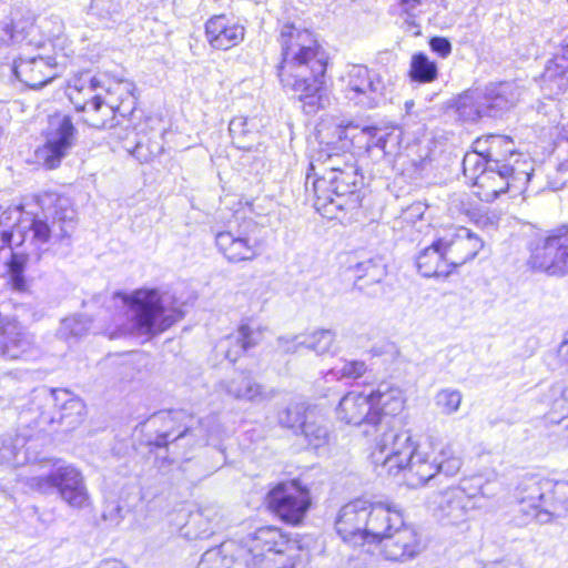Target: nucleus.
Instances as JSON below:
<instances>
[{
    "label": "nucleus",
    "instance_id": "nucleus-11",
    "mask_svg": "<svg viewBox=\"0 0 568 568\" xmlns=\"http://www.w3.org/2000/svg\"><path fill=\"white\" fill-rule=\"evenodd\" d=\"M288 542L287 537L276 527L256 529L248 548L253 568H306L300 556L284 559Z\"/></svg>",
    "mask_w": 568,
    "mask_h": 568
},
{
    "label": "nucleus",
    "instance_id": "nucleus-2",
    "mask_svg": "<svg viewBox=\"0 0 568 568\" xmlns=\"http://www.w3.org/2000/svg\"><path fill=\"white\" fill-rule=\"evenodd\" d=\"M278 41L282 48V61L278 65L282 84L305 102L308 113L323 108L327 57L317 40L306 29L285 24L281 29Z\"/></svg>",
    "mask_w": 568,
    "mask_h": 568
},
{
    "label": "nucleus",
    "instance_id": "nucleus-14",
    "mask_svg": "<svg viewBox=\"0 0 568 568\" xmlns=\"http://www.w3.org/2000/svg\"><path fill=\"white\" fill-rule=\"evenodd\" d=\"M528 264L550 276L568 274V225L552 231L531 251Z\"/></svg>",
    "mask_w": 568,
    "mask_h": 568
},
{
    "label": "nucleus",
    "instance_id": "nucleus-20",
    "mask_svg": "<svg viewBox=\"0 0 568 568\" xmlns=\"http://www.w3.org/2000/svg\"><path fill=\"white\" fill-rule=\"evenodd\" d=\"M215 245L232 263L253 261L262 254L263 241L253 231H223L215 235Z\"/></svg>",
    "mask_w": 568,
    "mask_h": 568
},
{
    "label": "nucleus",
    "instance_id": "nucleus-44",
    "mask_svg": "<svg viewBox=\"0 0 568 568\" xmlns=\"http://www.w3.org/2000/svg\"><path fill=\"white\" fill-rule=\"evenodd\" d=\"M335 333L331 329H318L311 334L303 335L304 347L315 352L317 355L326 354L331 351L335 342Z\"/></svg>",
    "mask_w": 568,
    "mask_h": 568
},
{
    "label": "nucleus",
    "instance_id": "nucleus-63",
    "mask_svg": "<svg viewBox=\"0 0 568 568\" xmlns=\"http://www.w3.org/2000/svg\"><path fill=\"white\" fill-rule=\"evenodd\" d=\"M10 240H11V234H10V233H8V232H4V233L2 234V241H3V243L9 244V243H10Z\"/></svg>",
    "mask_w": 568,
    "mask_h": 568
},
{
    "label": "nucleus",
    "instance_id": "nucleus-22",
    "mask_svg": "<svg viewBox=\"0 0 568 568\" xmlns=\"http://www.w3.org/2000/svg\"><path fill=\"white\" fill-rule=\"evenodd\" d=\"M55 57H23L13 60L11 67L16 78L30 89H40L58 77Z\"/></svg>",
    "mask_w": 568,
    "mask_h": 568
},
{
    "label": "nucleus",
    "instance_id": "nucleus-35",
    "mask_svg": "<svg viewBox=\"0 0 568 568\" xmlns=\"http://www.w3.org/2000/svg\"><path fill=\"white\" fill-rule=\"evenodd\" d=\"M528 162L526 156L515 151L514 141L505 135L490 134V162L487 164L499 168L505 164H516V162Z\"/></svg>",
    "mask_w": 568,
    "mask_h": 568
},
{
    "label": "nucleus",
    "instance_id": "nucleus-16",
    "mask_svg": "<svg viewBox=\"0 0 568 568\" xmlns=\"http://www.w3.org/2000/svg\"><path fill=\"white\" fill-rule=\"evenodd\" d=\"M266 503L283 521L297 525L310 508L311 496L298 480L282 481L268 491Z\"/></svg>",
    "mask_w": 568,
    "mask_h": 568
},
{
    "label": "nucleus",
    "instance_id": "nucleus-26",
    "mask_svg": "<svg viewBox=\"0 0 568 568\" xmlns=\"http://www.w3.org/2000/svg\"><path fill=\"white\" fill-rule=\"evenodd\" d=\"M338 418L347 424L361 425L366 423L374 428L378 419V413L373 412L369 394L349 392L342 397L337 407Z\"/></svg>",
    "mask_w": 568,
    "mask_h": 568
},
{
    "label": "nucleus",
    "instance_id": "nucleus-40",
    "mask_svg": "<svg viewBox=\"0 0 568 568\" xmlns=\"http://www.w3.org/2000/svg\"><path fill=\"white\" fill-rule=\"evenodd\" d=\"M255 124L246 116H235L230 121L229 131L237 149L248 150L255 136Z\"/></svg>",
    "mask_w": 568,
    "mask_h": 568
},
{
    "label": "nucleus",
    "instance_id": "nucleus-12",
    "mask_svg": "<svg viewBox=\"0 0 568 568\" xmlns=\"http://www.w3.org/2000/svg\"><path fill=\"white\" fill-rule=\"evenodd\" d=\"M50 204L44 219L34 217L30 230L32 239L40 244L47 243L50 237L63 240L70 237L75 229V210L68 197L49 195Z\"/></svg>",
    "mask_w": 568,
    "mask_h": 568
},
{
    "label": "nucleus",
    "instance_id": "nucleus-34",
    "mask_svg": "<svg viewBox=\"0 0 568 568\" xmlns=\"http://www.w3.org/2000/svg\"><path fill=\"white\" fill-rule=\"evenodd\" d=\"M455 112L464 122H476L488 116L481 90H467L457 97Z\"/></svg>",
    "mask_w": 568,
    "mask_h": 568
},
{
    "label": "nucleus",
    "instance_id": "nucleus-33",
    "mask_svg": "<svg viewBox=\"0 0 568 568\" xmlns=\"http://www.w3.org/2000/svg\"><path fill=\"white\" fill-rule=\"evenodd\" d=\"M416 266L424 277L448 276L452 273L438 240L419 252Z\"/></svg>",
    "mask_w": 568,
    "mask_h": 568
},
{
    "label": "nucleus",
    "instance_id": "nucleus-37",
    "mask_svg": "<svg viewBox=\"0 0 568 568\" xmlns=\"http://www.w3.org/2000/svg\"><path fill=\"white\" fill-rule=\"evenodd\" d=\"M354 274L356 287L364 291L368 285L379 284L386 276L387 271L382 257H372L358 262L354 266Z\"/></svg>",
    "mask_w": 568,
    "mask_h": 568
},
{
    "label": "nucleus",
    "instance_id": "nucleus-18",
    "mask_svg": "<svg viewBox=\"0 0 568 568\" xmlns=\"http://www.w3.org/2000/svg\"><path fill=\"white\" fill-rule=\"evenodd\" d=\"M475 506L474 497L459 487L433 493L427 498L428 509L444 525H458L466 521L468 513Z\"/></svg>",
    "mask_w": 568,
    "mask_h": 568
},
{
    "label": "nucleus",
    "instance_id": "nucleus-4",
    "mask_svg": "<svg viewBox=\"0 0 568 568\" xmlns=\"http://www.w3.org/2000/svg\"><path fill=\"white\" fill-rule=\"evenodd\" d=\"M393 525H400V509L366 498H355L343 505L335 517L336 534L353 546L374 542Z\"/></svg>",
    "mask_w": 568,
    "mask_h": 568
},
{
    "label": "nucleus",
    "instance_id": "nucleus-54",
    "mask_svg": "<svg viewBox=\"0 0 568 568\" xmlns=\"http://www.w3.org/2000/svg\"><path fill=\"white\" fill-rule=\"evenodd\" d=\"M430 49L438 53L442 58H446L452 52V44L446 38L434 37L429 41Z\"/></svg>",
    "mask_w": 568,
    "mask_h": 568
},
{
    "label": "nucleus",
    "instance_id": "nucleus-13",
    "mask_svg": "<svg viewBox=\"0 0 568 568\" xmlns=\"http://www.w3.org/2000/svg\"><path fill=\"white\" fill-rule=\"evenodd\" d=\"M43 407H58V410L43 409L36 419L37 426L44 429L47 425L54 423L64 424L68 428H74L81 423L85 414V405L79 397L65 389H43L34 396Z\"/></svg>",
    "mask_w": 568,
    "mask_h": 568
},
{
    "label": "nucleus",
    "instance_id": "nucleus-42",
    "mask_svg": "<svg viewBox=\"0 0 568 568\" xmlns=\"http://www.w3.org/2000/svg\"><path fill=\"white\" fill-rule=\"evenodd\" d=\"M438 70L434 61L424 53L414 54L410 61V79L419 83H428L437 78Z\"/></svg>",
    "mask_w": 568,
    "mask_h": 568
},
{
    "label": "nucleus",
    "instance_id": "nucleus-17",
    "mask_svg": "<svg viewBox=\"0 0 568 568\" xmlns=\"http://www.w3.org/2000/svg\"><path fill=\"white\" fill-rule=\"evenodd\" d=\"M77 139V129L67 114L57 113L49 118L44 145L38 151L47 169H55L68 155Z\"/></svg>",
    "mask_w": 568,
    "mask_h": 568
},
{
    "label": "nucleus",
    "instance_id": "nucleus-56",
    "mask_svg": "<svg viewBox=\"0 0 568 568\" xmlns=\"http://www.w3.org/2000/svg\"><path fill=\"white\" fill-rule=\"evenodd\" d=\"M144 141L146 142V149L149 150L148 154H151V158H155L160 154H162L164 148H163V138L161 133H158L154 135V138H145Z\"/></svg>",
    "mask_w": 568,
    "mask_h": 568
},
{
    "label": "nucleus",
    "instance_id": "nucleus-29",
    "mask_svg": "<svg viewBox=\"0 0 568 568\" xmlns=\"http://www.w3.org/2000/svg\"><path fill=\"white\" fill-rule=\"evenodd\" d=\"M31 345V338L23 326L16 320L4 318L0 325V355L19 358Z\"/></svg>",
    "mask_w": 568,
    "mask_h": 568
},
{
    "label": "nucleus",
    "instance_id": "nucleus-24",
    "mask_svg": "<svg viewBox=\"0 0 568 568\" xmlns=\"http://www.w3.org/2000/svg\"><path fill=\"white\" fill-rule=\"evenodd\" d=\"M245 28L225 14L211 17L205 23V37L217 50H229L244 40Z\"/></svg>",
    "mask_w": 568,
    "mask_h": 568
},
{
    "label": "nucleus",
    "instance_id": "nucleus-25",
    "mask_svg": "<svg viewBox=\"0 0 568 568\" xmlns=\"http://www.w3.org/2000/svg\"><path fill=\"white\" fill-rule=\"evenodd\" d=\"M488 118H499L510 111L520 100L521 88L513 81L487 84L483 90Z\"/></svg>",
    "mask_w": 568,
    "mask_h": 568
},
{
    "label": "nucleus",
    "instance_id": "nucleus-21",
    "mask_svg": "<svg viewBox=\"0 0 568 568\" xmlns=\"http://www.w3.org/2000/svg\"><path fill=\"white\" fill-rule=\"evenodd\" d=\"M438 242L452 270L475 258L484 247V241L464 226L454 227Z\"/></svg>",
    "mask_w": 568,
    "mask_h": 568
},
{
    "label": "nucleus",
    "instance_id": "nucleus-3",
    "mask_svg": "<svg viewBox=\"0 0 568 568\" xmlns=\"http://www.w3.org/2000/svg\"><path fill=\"white\" fill-rule=\"evenodd\" d=\"M134 84L130 81H120L115 91L121 95V103L116 104L110 90L104 91L100 80L89 72L73 78L68 88V95L78 112H82V120L94 129H105L115 125V114L124 116L135 104L133 95Z\"/></svg>",
    "mask_w": 568,
    "mask_h": 568
},
{
    "label": "nucleus",
    "instance_id": "nucleus-62",
    "mask_svg": "<svg viewBox=\"0 0 568 568\" xmlns=\"http://www.w3.org/2000/svg\"><path fill=\"white\" fill-rule=\"evenodd\" d=\"M479 493L481 496H491L495 494L491 489H489V484L479 487Z\"/></svg>",
    "mask_w": 568,
    "mask_h": 568
},
{
    "label": "nucleus",
    "instance_id": "nucleus-61",
    "mask_svg": "<svg viewBox=\"0 0 568 568\" xmlns=\"http://www.w3.org/2000/svg\"><path fill=\"white\" fill-rule=\"evenodd\" d=\"M410 210L416 213L419 217L423 216V213L425 211V207L422 203H417L410 207Z\"/></svg>",
    "mask_w": 568,
    "mask_h": 568
},
{
    "label": "nucleus",
    "instance_id": "nucleus-57",
    "mask_svg": "<svg viewBox=\"0 0 568 568\" xmlns=\"http://www.w3.org/2000/svg\"><path fill=\"white\" fill-rule=\"evenodd\" d=\"M131 153L140 162H149L152 160L151 154H148L149 150L146 149V142L144 141V136H141L138 140Z\"/></svg>",
    "mask_w": 568,
    "mask_h": 568
},
{
    "label": "nucleus",
    "instance_id": "nucleus-7",
    "mask_svg": "<svg viewBox=\"0 0 568 568\" xmlns=\"http://www.w3.org/2000/svg\"><path fill=\"white\" fill-rule=\"evenodd\" d=\"M122 300L131 331L140 335H158L183 317L182 310L172 305V297L158 288L135 290Z\"/></svg>",
    "mask_w": 568,
    "mask_h": 568
},
{
    "label": "nucleus",
    "instance_id": "nucleus-59",
    "mask_svg": "<svg viewBox=\"0 0 568 568\" xmlns=\"http://www.w3.org/2000/svg\"><path fill=\"white\" fill-rule=\"evenodd\" d=\"M121 517V507L118 505H109L102 514L104 520L118 524Z\"/></svg>",
    "mask_w": 568,
    "mask_h": 568
},
{
    "label": "nucleus",
    "instance_id": "nucleus-55",
    "mask_svg": "<svg viewBox=\"0 0 568 568\" xmlns=\"http://www.w3.org/2000/svg\"><path fill=\"white\" fill-rule=\"evenodd\" d=\"M471 152L490 162V135L478 138L473 144Z\"/></svg>",
    "mask_w": 568,
    "mask_h": 568
},
{
    "label": "nucleus",
    "instance_id": "nucleus-58",
    "mask_svg": "<svg viewBox=\"0 0 568 568\" xmlns=\"http://www.w3.org/2000/svg\"><path fill=\"white\" fill-rule=\"evenodd\" d=\"M10 271L12 276L13 285L17 290H22L24 287V281L21 276L22 273V265L17 262L16 256H13L11 264H10Z\"/></svg>",
    "mask_w": 568,
    "mask_h": 568
},
{
    "label": "nucleus",
    "instance_id": "nucleus-10",
    "mask_svg": "<svg viewBox=\"0 0 568 568\" xmlns=\"http://www.w3.org/2000/svg\"><path fill=\"white\" fill-rule=\"evenodd\" d=\"M494 168L486 163V166L476 176L473 185L477 189V196L485 202H493L500 194L507 191L520 193L530 180L532 168L529 162H516Z\"/></svg>",
    "mask_w": 568,
    "mask_h": 568
},
{
    "label": "nucleus",
    "instance_id": "nucleus-53",
    "mask_svg": "<svg viewBox=\"0 0 568 568\" xmlns=\"http://www.w3.org/2000/svg\"><path fill=\"white\" fill-rule=\"evenodd\" d=\"M303 335H293V336H280L277 338V349L284 354H294L298 352L300 348L304 347Z\"/></svg>",
    "mask_w": 568,
    "mask_h": 568
},
{
    "label": "nucleus",
    "instance_id": "nucleus-47",
    "mask_svg": "<svg viewBox=\"0 0 568 568\" xmlns=\"http://www.w3.org/2000/svg\"><path fill=\"white\" fill-rule=\"evenodd\" d=\"M366 371L365 362L352 359L343 361L339 365L334 366L327 375H332L336 379H356L362 377Z\"/></svg>",
    "mask_w": 568,
    "mask_h": 568
},
{
    "label": "nucleus",
    "instance_id": "nucleus-30",
    "mask_svg": "<svg viewBox=\"0 0 568 568\" xmlns=\"http://www.w3.org/2000/svg\"><path fill=\"white\" fill-rule=\"evenodd\" d=\"M568 43L562 45L560 51L555 53L554 57L546 64L545 71L541 74V88L548 92L549 95H559L568 89Z\"/></svg>",
    "mask_w": 568,
    "mask_h": 568
},
{
    "label": "nucleus",
    "instance_id": "nucleus-45",
    "mask_svg": "<svg viewBox=\"0 0 568 568\" xmlns=\"http://www.w3.org/2000/svg\"><path fill=\"white\" fill-rule=\"evenodd\" d=\"M90 320L84 315H74L61 321L58 336L65 341L85 335L90 328Z\"/></svg>",
    "mask_w": 568,
    "mask_h": 568
},
{
    "label": "nucleus",
    "instance_id": "nucleus-8",
    "mask_svg": "<svg viewBox=\"0 0 568 568\" xmlns=\"http://www.w3.org/2000/svg\"><path fill=\"white\" fill-rule=\"evenodd\" d=\"M519 511L539 524L561 517L568 506V481L530 476L516 488Z\"/></svg>",
    "mask_w": 568,
    "mask_h": 568
},
{
    "label": "nucleus",
    "instance_id": "nucleus-28",
    "mask_svg": "<svg viewBox=\"0 0 568 568\" xmlns=\"http://www.w3.org/2000/svg\"><path fill=\"white\" fill-rule=\"evenodd\" d=\"M373 412L383 418L398 415L405 407L406 398L403 389L393 382L383 381L369 393Z\"/></svg>",
    "mask_w": 568,
    "mask_h": 568
},
{
    "label": "nucleus",
    "instance_id": "nucleus-39",
    "mask_svg": "<svg viewBox=\"0 0 568 568\" xmlns=\"http://www.w3.org/2000/svg\"><path fill=\"white\" fill-rule=\"evenodd\" d=\"M216 515L211 508L191 514L184 526V535L190 539L207 538L214 532Z\"/></svg>",
    "mask_w": 568,
    "mask_h": 568
},
{
    "label": "nucleus",
    "instance_id": "nucleus-27",
    "mask_svg": "<svg viewBox=\"0 0 568 568\" xmlns=\"http://www.w3.org/2000/svg\"><path fill=\"white\" fill-rule=\"evenodd\" d=\"M248 549L236 547L232 542H224L217 548L206 550L196 568H253L250 564Z\"/></svg>",
    "mask_w": 568,
    "mask_h": 568
},
{
    "label": "nucleus",
    "instance_id": "nucleus-19",
    "mask_svg": "<svg viewBox=\"0 0 568 568\" xmlns=\"http://www.w3.org/2000/svg\"><path fill=\"white\" fill-rule=\"evenodd\" d=\"M382 554L387 560L407 561L422 551L420 539L414 527L405 524L400 513V525H393L387 531L377 536Z\"/></svg>",
    "mask_w": 568,
    "mask_h": 568
},
{
    "label": "nucleus",
    "instance_id": "nucleus-38",
    "mask_svg": "<svg viewBox=\"0 0 568 568\" xmlns=\"http://www.w3.org/2000/svg\"><path fill=\"white\" fill-rule=\"evenodd\" d=\"M316 161L322 166V175H326L327 172L348 171V166H357L354 153L341 152L338 148L329 145L318 152Z\"/></svg>",
    "mask_w": 568,
    "mask_h": 568
},
{
    "label": "nucleus",
    "instance_id": "nucleus-9",
    "mask_svg": "<svg viewBox=\"0 0 568 568\" xmlns=\"http://www.w3.org/2000/svg\"><path fill=\"white\" fill-rule=\"evenodd\" d=\"M343 81L346 97L368 109L385 103L395 84L394 78L387 71L376 72L359 64L351 65Z\"/></svg>",
    "mask_w": 568,
    "mask_h": 568
},
{
    "label": "nucleus",
    "instance_id": "nucleus-46",
    "mask_svg": "<svg viewBox=\"0 0 568 568\" xmlns=\"http://www.w3.org/2000/svg\"><path fill=\"white\" fill-rule=\"evenodd\" d=\"M91 11L105 22H116L122 18V6L119 0H93Z\"/></svg>",
    "mask_w": 568,
    "mask_h": 568
},
{
    "label": "nucleus",
    "instance_id": "nucleus-6",
    "mask_svg": "<svg viewBox=\"0 0 568 568\" xmlns=\"http://www.w3.org/2000/svg\"><path fill=\"white\" fill-rule=\"evenodd\" d=\"M311 179L312 175L307 172L305 187L308 190L312 183L315 195L314 206L317 211L334 217H337L338 212L349 214V219L357 216L362 203L359 185L363 181L358 166H348V171L327 172L326 175L312 181Z\"/></svg>",
    "mask_w": 568,
    "mask_h": 568
},
{
    "label": "nucleus",
    "instance_id": "nucleus-23",
    "mask_svg": "<svg viewBox=\"0 0 568 568\" xmlns=\"http://www.w3.org/2000/svg\"><path fill=\"white\" fill-rule=\"evenodd\" d=\"M216 389L233 399L252 403L270 400L275 395L273 389H266L245 372L235 373L233 376L221 381L216 385Z\"/></svg>",
    "mask_w": 568,
    "mask_h": 568
},
{
    "label": "nucleus",
    "instance_id": "nucleus-50",
    "mask_svg": "<svg viewBox=\"0 0 568 568\" xmlns=\"http://www.w3.org/2000/svg\"><path fill=\"white\" fill-rule=\"evenodd\" d=\"M486 163L487 160L485 158L473 152H467L463 159V171L465 176L475 183L476 176L479 175L480 171L486 166Z\"/></svg>",
    "mask_w": 568,
    "mask_h": 568
},
{
    "label": "nucleus",
    "instance_id": "nucleus-64",
    "mask_svg": "<svg viewBox=\"0 0 568 568\" xmlns=\"http://www.w3.org/2000/svg\"><path fill=\"white\" fill-rule=\"evenodd\" d=\"M565 422V425H564V436L568 439V419H564Z\"/></svg>",
    "mask_w": 568,
    "mask_h": 568
},
{
    "label": "nucleus",
    "instance_id": "nucleus-52",
    "mask_svg": "<svg viewBox=\"0 0 568 568\" xmlns=\"http://www.w3.org/2000/svg\"><path fill=\"white\" fill-rule=\"evenodd\" d=\"M471 221L483 230H494L498 226L499 215L491 210H477L471 213Z\"/></svg>",
    "mask_w": 568,
    "mask_h": 568
},
{
    "label": "nucleus",
    "instance_id": "nucleus-43",
    "mask_svg": "<svg viewBox=\"0 0 568 568\" xmlns=\"http://www.w3.org/2000/svg\"><path fill=\"white\" fill-rule=\"evenodd\" d=\"M395 8L400 16H405L406 30L414 36L420 34V26L416 19L422 13V0H394Z\"/></svg>",
    "mask_w": 568,
    "mask_h": 568
},
{
    "label": "nucleus",
    "instance_id": "nucleus-51",
    "mask_svg": "<svg viewBox=\"0 0 568 568\" xmlns=\"http://www.w3.org/2000/svg\"><path fill=\"white\" fill-rule=\"evenodd\" d=\"M3 31L8 36V39L12 41L13 43H22L27 42L28 44H32V40H29V36H31L33 32H36V27L30 23L27 27H21L16 24H6L3 28Z\"/></svg>",
    "mask_w": 568,
    "mask_h": 568
},
{
    "label": "nucleus",
    "instance_id": "nucleus-60",
    "mask_svg": "<svg viewBox=\"0 0 568 568\" xmlns=\"http://www.w3.org/2000/svg\"><path fill=\"white\" fill-rule=\"evenodd\" d=\"M97 568H126L120 560L106 559L100 562Z\"/></svg>",
    "mask_w": 568,
    "mask_h": 568
},
{
    "label": "nucleus",
    "instance_id": "nucleus-41",
    "mask_svg": "<svg viewBox=\"0 0 568 568\" xmlns=\"http://www.w3.org/2000/svg\"><path fill=\"white\" fill-rule=\"evenodd\" d=\"M29 440L26 436L17 435L10 442H4L0 447V463L8 464L13 467L21 466L29 462V456L24 446Z\"/></svg>",
    "mask_w": 568,
    "mask_h": 568
},
{
    "label": "nucleus",
    "instance_id": "nucleus-15",
    "mask_svg": "<svg viewBox=\"0 0 568 568\" xmlns=\"http://www.w3.org/2000/svg\"><path fill=\"white\" fill-rule=\"evenodd\" d=\"M33 486L43 494L57 490L62 500L73 508H83L89 504L84 479L81 473L70 465L33 478Z\"/></svg>",
    "mask_w": 568,
    "mask_h": 568
},
{
    "label": "nucleus",
    "instance_id": "nucleus-1",
    "mask_svg": "<svg viewBox=\"0 0 568 568\" xmlns=\"http://www.w3.org/2000/svg\"><path fill=\"white\" fill-rule=\"evenodd\" d=\"M375 433L373 463L387 475L404 470L412 486L426 484L440 475L454 477L463 466L462 456L452 443L438 447L418 445L409 430L396 427L395 419L379 418Z\"/></svg>",
    "mask_w": 568,
    "mask_h": 568
},
{
    "label": "nucleus",
    "instance_id": "nucleus-49",
    "mask_svg": "<svg viewBox=\"0 0 568 568\" xmlns=\"http://www.w3.org/2000/svg\"><path fill=\"white\" fill-rule=\"evenodd\" d=\"M462 394L457 389L445 388L435 396V404L445 415L456 413L462 404Z\"/></svg>",
    "mask_w": 568,
    "mask_h": 568
},
{
    "label": "nucleus",
    "instance_id": "nucleus-32",
    "mask_svg": "<svg viewBox=\"0 0 568 568\" xmlns=\"http://www.w3.org/2000/svg\"><path fill=\"white\" fill-rule=\"evenodd\" d=\"M358 142L364 141V149L373 160L387 159L392 154L389 144L394 148L397 139L392 133L375 126H363L358 133L352 135Z\"/></svg>",
    "mask_w": 568,
    "mask_h": 568
},
{
    "label": "nucleus",
    "instance_id": "nucleus-36",
    "mask_svg": "<svg viewBox=\"0 0 568 568\" xmlns=\"http://www.w3.org/2000/svg\"><path fill=\"white\" fill-rule=\"evenodd\" d=\"M301 433L314 448L324 446L328 440V427L325 416L315 408L305 413Z\"/></svg>",
    "mask_w": 568,
    "mask_h": 568
},
{
    "label": "nucleus",
    "instance_id": "nucleus-31",
    "mask_svg": "<svg viewBox=\"0 0 568 568\" xmlns=\"http://www.w3.org/2000/svg\"><path fill=\"white\" fill-rule=\"evenodd\" d=\"M262 339V332L248 324H242L237 331L220 342L219 348L225 358L235 363L236 359L250 348L256 346Z\"/></svg>",
    "mask_w": 568,
    "mask_h": 568
},
{
    "label": "nucleus",
    "instance_id": "nucleus-5",
    "mask_svg": "<svg viewBox=\"0 0 568 568\" xmlns=\"http://www.w3.org/2000/svg\"><path fill=\"white\" fill-rule=\"evenodd\" d=\"M151 422L160 424L162 429L151 443L158 448H166L174 457L180 455L178 447L183 445H206L222 437V426L216 416L195 420L185 409L160 410L152 415Z\"/></svg>",
    "mask_w": 568,
    "mask_h": 568
},
{
    "label": "nucleus",
    "instance_id": "nucleus-48",
    "mask_svg": "<svg viewBox=\"0 0 568 568\" xmlns=\"http://www.w3.org/2000/svg\"><path fill=\"white\" fill-rule=\"evenodd\" d=\"M311 408L303 404H292L278 413V423L286 428L300 430L304 419V415Z\"/></svg>",
    "mask_w": 568,
    "mask_h": 568
}]
</instances>
